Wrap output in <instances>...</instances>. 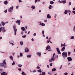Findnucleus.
<instances>
[{"label":"nucleus","mask_w":75,"mask_h":75,"mask_svg":"<svg viewBox=\"0 0 75 75\" xmlns=\"http://www.w3.org/2000/svg\"><path fill=\"white\" fill-rule=\"evenodd\" d=\"M50 40H48L47 41V43H49V42H50Z\"/></svg>","instance_id":"51"},{"label":"nucleus","mask_w":75,"mask_h":75,"mask_svg":"<svg viewBox=\"0 0 75 75\" xmlns=\"http://www.w3.org/2000/svg\"><path fill=\"white\" fill-rule=\"evenodd\" d=\"M36 54L38 55H39V57H40L41 55V52H38Z\"/></svg>","instance_id":"13"},{"label":"nucleus","mask_w":75,"mask_h":75,"mask_svg":"<svg viewBox=\"0 0 75 75\" xmlns=\"http://www.w3.org/2000/svg\"><path fill=\"white\" fill-rule=\"evenodd\" d=\"M42 34H44V31H42Z\"/></svg>","instance_id":"54"},{"label":"nucleus","mask_w":75,"mask_h":75,"mask_svg":"<svg viewBox=\"0 0 75 75\" xmlns=\"http://www.w3.org/2000/svg\"><path fill=\"white\" fill-rule=\"evenodd\" d=\"M36 72V70H34V71H33V72Z\"/></svg>","instance_id":"53"},{"label":"nucleus","mask_w":75,"mask_h":75,"mask_svg":"<svg viewBox=\"0 0 75 75\" xmlns=\"http://www.w3.org/2000/svg\"><path fill=\"white\" fill-rule=\"evenodd\" d=\"M54 56H55V53H54L52 58H54Z\"/></svg>","instance_id":"48"},{"label":"nucleus","mask_w":75,"mask_h":75,"mask_svg":"<svg viewBox=\"0 0 75 75\" xmlns=\"http://www.w3.org/2000/svg\"><path fill=\"white\" fill-rule=\"evenodd\" d=\"M9 58L11 60H12V61H13V56H10L9 57Z\"/></svg>","instance_id":"17"},{"label":"nucleus","mask_w":75,"mask_h":75,"mask_svg":"<svg viewBox=\"0 0 75 75\" xmlns=\"http://www.w3.org/2000/svg\"><path fill=\"white\" fill-rule=\"evenodd\" d=\"M59 3H63V4H65L66 3V0H64V1H59Z\"/></svg>","instance_id":"7"},{"label":"nucleus","mask_w":75,"mask_h":75,"mask_svg":"<svg viewBox=\"0 0 75 75\" xmlns=\"http://www.w3.org/2000/svg\"><path fill=\"white\" fill-rule=\"evenodd\" d=\"M67 59L68 62H70V61H71L72 60V59L71 57H68Z\"/></svg>","instance_id":"6"},{"label":"nucleus","mask_w":75,"mask_h":75,"mask_svg":"<svg viewBox=\"0 0 75 75\" xmlns=\"http://www.w3.org/2000/svg\"><path fill=\"white\" fill-rule=\"evenodd\" d=\"M47 19H46V20H45V23H47Z\"/></svg>","instance_id":"60"},{"label":"nucleus","mask_w":75,"mask_h":75,"mask_svg":"<svg viewBox=\"0 0 75 75\" xmlns=\"http://www.w3.org/2000/svg\"><path fill=\"white\" fill-rule=\"evenodd\" d=\"M67 54H68V53L64 52L62 53V55L64 58H65L67 57Z\"/></svg>","instance_id":"3"},{"label":"nucleus","mask_w":75,"mask_h":75,"mask_svg":"<svg viewBox=\"0 0 75 75\" xmlns=\"http://www.w3.org/2000/svg\"><path fill=\"white\" fill-rule=\"evenodd\" d=\"M65 50V47L64 46L61 49L62 51H64Z\"/></svg>","instance_id":"15"},{"label":"nucleus","mask_w":75,"mask_h":75,"mask_svg":"<svg viewBox=\"0 0 75 75\" xmlns=\"http://www.w3.org/2000/svg\"><path fill=\"white\" fill-rule=\"evenodd\" d=\"M22 75H26V74L24 71H23L22 73Z\"/></svg>","instance_id":"22"},{"label":"nucleus","mask_w":75,"mask_h":75,"mask_svg":"<svg viewBox=\"0 0 75 75\" xmlns=\"http://www.w3.org/2000/svg\"><path fill=\"white\" fill-rule=\"evenodd\" d=\"M10 44H12V45H14V44H13L12 43H11Z\"/></svg>","instance_id":"57"},{"label":"nucleus","mask_w":75,"mask_h":75,"mask_svg":"<svg viewBox=\"0 0 75 75\" xmlns=\"http://www.w3.org/2000/svg\"><path fill=\"white\" fill-rule=\"evenodd\" d=\"M35 3H37V0H35Z\"/></svg>","instance_id":"62"},{"label":"nucleus","mask_w":75,"mask_h":75,"mask_svg":"<svg viewBox=\"0 0 75 75\" xmlns=\"http://www.w3.org/2000/svg\"><path fill=\"white\" fill-rule=\"evenodd\" d=\"M64 75H68V73L67 72H66L64 73Z\"/></svg>","instance_id":"46"},{"label":"nucleus","mask_w":75,"mask_h":75,"mask_svg":"<svg viewBox=\"0 0 75 75\" xmlns=\"http://www.w3.org/2000/svg\"><path fill=\"white\" fill-rule=\"evenodd\" d=\"M4 4H6V5H7V4H8V1H5L4 2Z\"/></svg>","instance_id":"20"},{"label":"nucleus","mask_w":75,"mask_h":75,"mask_svg":"<svg viewBox=\"0 0 75 75\" xmlns=\"http://www.w3.org/2000/svg\"><path fill=\"white\" fill-rule=\"evenodd\" d=\"M54 58H52L51 59H50L49 60V62H52V61H54Z\"/></svg>","instance_id":"12"},{"label":"nucleus","mask_w":75,"mask_h":75,"mask_svg":"<svg viewBox=\"0 0 75 75\" xmlns=\"http://www.w3.org/2000/svg\"><path fill=\"white\" fill-rule=\"evenodd\" d=\"M18 67H22V65L21 64H18Z\"/></svg>","instance_id":"34"},{"label":"nucleus","mask_w":75,"mask_h":75,"mask_svg":"<svg viewBox=\"0 0 75 75\" xmlns=\"http://www.w3.org/2000/svg\"><path fill=\"white\" fill-rule=\"evenodd\" d=\"M39 23H40V24H39V25H42V26H45V24L43 23H41V22H40Z\"/></svg>","instance_id":"10"},{"label":"nucleus","mask_w":75,"mask_h":75,"mask_svg":"<svg viewBox=\"0 0 75 75\" xmlns=\"http://www.w3.org/2000/svg\"><path fill=\"white\" fill-rule=\"evenodd\" d=\"M38 72H42L41 69H40L39 70H38Z\"/></svg>","instance_id":"31"},{"label":"nucleus","mask_w":75,"mask_h":75,"mask_svg":"<svg viewBox=\"0 0 75 75\" xmlns=\"http://www.w3.org/2000/svg\"><path fill=\"white\" fill-rule=\"evenodd\" d=\"M46 38H47V39H48V37L47 36V37H46Z\"/></svg>","instance_id":"64"},{"label":"nucleus","mask_w":75,"mask_h":75,"mask_svg":"<svg viewBox=\"0 0 75 75\" xmlns=\"http://www.w3.org/2000/svg\"><path fill=\"white\" fill-rule=\"evenodd\" d=\"M29 52V50L28 49V48L26 47L25 50V52Z\"/></svg>","instance_id":"11"},{"label":"nucleus","mask_w":75,"mask_h":75,"mask_svg":"<svg viewBox=\"0 0 75 75\" xmlns=\"http://www.w3.org/2000/svg\"><path fill=\"white\" fill-rule=\"evenodd\" d=\"M22 2V1L21 0H19V2L20 3V2Z\"/></svg>","instance_id":"58"},{"label":"nucleus","mask_w":75,"mask_h":75,"mask_svg":"<svg viewBox=\"0 0 75 75\" xmlns=\"http://www.w3.org/2000/svg\"><path fill=\"white\" fill-rule=\"evenodd\" d=\"M23 54L22 53H20V56L21 57H23Z\"/></svg>","instance_id":"29"},{"label":"nucleus","mask_w":75,"mask_h":75,"mask_svg":"<svg viewBox=\"0 0 75 75\" xmlns=\"http://www.w3.org/2000/svg\"><path fill=\"white\" fill-rule=\"evenodd\" d=\"M37 35V34H36V33H35L34 34H33V35H34V36H35V35Z\"/></svg>","instance_id":"55"},{"label":"nucleus","mask_w":75,"mask_h":75,"mask_svg":"<svg viewBox=\"0 0 75 75\" xmlns=\"http://www.w3.org/2000/svg\"><path fill=\"white\" fill-rule=\"evenodd\" d=\"M52 50H48V51H51Z\"/></svg>","instance_id":"63"},{"label":"nucleus","mask_w":75,"mask_h":75,"mask_svg":"<svg viewBox=\"0 0 75 75\" xmlns=\"http://www.w3.org/2000/svg\"><path fill=\"white\" fill-rule=\"evenodd\" d=\"M6 59H5L3 61V62L1 64H0V67H4V68H6Z\"/></svg>","instance_id":"1"},{"label":"nucleus","mask_w":75,"mask_h":75,"mask_svg":"<svg viewBox=\"0 0 75 75\" xmlns=\"http://www.w3.org/2000/svg\"><path fill=\"white\" fill-rule=\"evenodd\" d=\"M45 72H42L41 74L42 75H45Z\"/></svg>","instance_id":"26"},{"label":"nucleus","mask_w":75,"mask_h":75,"mask_svg":"<svg viewBox=\"0 0 75 75\" xmlns=\"http://www.w3.org/2000/svg\"><path fill=\"white\" fill-rule=\"evenodd\" d=\"M69 5H71V2H69Z\"/></svg>","instance_id":"56"},{"label":"nucleus","mask_w":75,"mask_h":75,"mask_svg":"<svg viewBox=\"0 0 75 75\" xmlns=\"http://www.w3.org/2000/svg\"><path fill=\"white\" fill-rule=\"evenodd\" d=\"M14 8V7L13 6H12L11 7H10L8 9V11L9 12H11L13 11V8Z\"/></svg>","instance_id":"5"},{"label":"nucleus","mask_w":75,"mask_h":75,"mask_svg":"<svg viewBox=\"0 0 75 75\" xmlns=\"http://www.w3.org/2000/svg\"><path fill=\"white\" fill-rule=\"evenodd\" d=\"M58 54H61V52H60V51H59L58 52H57Z\"/></svg>","instance_id":"37"},{"label":"nucleus","mask_w":75,"mask_h":75,"mask_svg":"<svg viewBox=\"0 0 75 75\" xmlns=\"http://www.w3.org/2000/svg\"><path fill=\"white\" fill-rule=\"evenodd\" d=\"M75 32V26H74V30H73Z\"/></svg>","instance_id":"44"},{"label":"nucleus","mask_w":75,"mask_h":75,"mask_svg":"<svg viewBox=\"0 0 75 75\" xmlns=\"http://www.w3.org/2000/svg\"><path fill=\"white\" fill-rule=\"evenodd\" d=\"M56 17H57V14H54V18H56Z\"/></svg>","instance_id":"50"},{"label":"nucleus","mask_w":75,"mask_h":75,"mask_svg":"<svg viewBox=\"0 0 75 75\" xmlns=\"http://www.w3.org/2000/svg\"><path fill=\"white\" fill-rule=\"evenodd\" d=\"M28 58H31V55L30 54H29L27 56Z\"/></svg>","instance_id":"24"},{"label":"nucleus","mask_w":75,"mask_h":75,"mask_svg":"<svg viewBox=\"0 0 75 75\" xmlns=\"http://www.w3.org/2000/svg\"><path fill=\"white\" fill-rule=\"evenodd\" d=\"M11 42H12L13 43H14V41H11V42H9V43H10Z\"/></svg>","instance_id":"42"},{"label":"nucleus","mask_w":75,"mask_h":75,"mask_svg":"<svg viewBox=\"0 0 75 75\" xmlns=\"http://www.w3.org/2000/svg\"><path fill=\"white\" fill-rule=\"evenodd\" d=\"M6 72H4L1 74V75H7V74H6Z\"/></svg>","instance_id":"14"},{"label":"nucleus","mask_w":75,"mask_h":75,"mask_svg":"<svg viewBox=\"0 0 75 75\" xmlns=\"http://www.w3.org/2000/svg\"><path fill=\"white\" fill-rule=\"evenodd\" d=\"M67 13H71V12L69 10H67Z\"/></svg>","instance_id":"35"},{"label":"nucleus","mask_w":75,"mask_h":75,"mask_svg":"<svg viewBox=\"0 0 75 75\" xmlns=\"http://www.w3.org/2000/svg\"><path fill=\"white\" fill-rule=\"evenodd\" d=\"M74 36H71V39H74Z\"/></svg>","instance_id":"40"},{"label":"nucleus","mask_w":75,"mask_h":75,"mask_svg":"<svg viewBox=\"0 0 75 75\" xmlns=\"http://www.w3.org/2000/svg\"><path fill=\"white\" fill-rule=\"evenodd\" d=\"M67 13H68L67 12V9H66L65 11L64 12V14H67Z\"/></svg>","instance_id":"28"},{"label":"nucleus","mask_w":75,"mask_h":75,"mask_svg":"<svg viewBox=\"0 0 75 75\" xmlns=\"http://www.w3.org/2000/svg\"><path fill=\"white\" fill-rule=\"evenodd\" d=\"M56 71V69L55 68H54L52 69V71Z\"/></svg>","instance_id":"32"},{"label":"nucleus","mask_w":75,"mask_h":75,"mask_svg":"<svg viewBox=\"0 0 75 75\" xmlns=\"http://www.w3.org/2000/svg\"><path fill=\"white\" fill-rule=\"evenodd\" d=\"M23 33H23V32H21V34H22V35H23Z\"/></svg>","instance_id":"59"},{"label":"nucleus","mask_w":75,"mask_h":75,"mask_svg":"<svg viewBox=\"0 0 75 75\" xmlns=\"http://www.w3.org/2000/svg\"><path fill=\"white\" fill-rule=\"evenodd\" d=\"M46 50H50V49H51V47L50 46L48 45L47 47H46Z\"/></svg>","instance_id":"8"},{"label":"nucleus","mask_w":75,"mask_h":75,"mask_svg":"<svg viewBox=\"0 0 75 75\" xmlns=\"http://www.w3.org/2000/svg\"><path fill=\"white\" fill-rule=\"evenodd\" d=\"M71 54V52H68V55L69 56V55H70Z\"/></svg>","instance_id":"33"},{"label":"nucleus","mask_w":75,"mask_h":75,"mask_svg":"<svg viewBox=\"0 0 75 75\" xmlns=\"http://www.w3.org/2000/svg\"><path fill=\"white\" fill-rule=\"evenodd\" d=\"M2 25L3 26H4V25H5V24H6V23L3 22V21H2L1 22Z\"/></svg>","instance_id":"18"},{"label":"nucleus","mask_w":75,"mask_h":75,"mask_svg":"<svg viewBox=\"0 0 75 75\" xmlns=\"http://www.w3.org/2000/svg\"><path fill=\"white\" fill-rule=\"evenodd\" d=\"M37 69H40V67H39L38 66L37 67Z\"/></svg>","instance_id":"39"},{"label":"nucleus","mask_w":75,"mask_h":75,"mask_svg":"<svg viewBox=\"0 0 75 75\" xmlns=\"http://www.w3.org/2000/svg\"><path fill=\"white\" fill-rule=\"evenodd\" d=\"M12 65H15V62H13V63L12 64Z\"/></svg>","instance_id":"41"},{"label":"nucleus","mask_w":75,"mask_h":75,"mask_svg":"<svg viewBox=\"0 0 75 75\" xmlns=\"http://www.w3.org/2000/svg\"><path fill=\"white\" fill-rule=\"evenodd\" d=\"M31 8H32L33 9H35V7L34 6H32L31 7Z\"/></svg>","instance_id":"30"},{"label":"nucleus","mask_w":75,"mask_h":75,"mask_svg":"<svg viewBox=\"0 0 75 75\" xmlns=\"http://www.w3.org/2000/svg\"><path fill=\"white\" fill-rule=\"evenodd\" d=\"M47 18H50L51 17L50 16V14H48L47 16Z\"/></svg>","instance_id":"16"},{"label":"nucleus","mask_w":75,"mask_h":75,"mask_svg":"<svg viewBox=\"0 0 75 75\" xmlns=\"http://www.w3.org/2000/svg\"><path fill=\"white\" fill-rule=\"evenodd\" d=\"M50 67H52V63H50Z\"/></svg>","instance_id":"43"},{"label":"nucleus","mask_w":75,"mask_h":75,"mask_svg":"<svg viewBox=\"0 0 75 75\" xmlns=\"http://www.w3.org/2000/svg\"><path fill=\"white\" fill-rule=\"evenodd\" d=\"M54 3V2L53 1H50V4H53Z\"/></svg>","instance_id":"23"},{"label":"nucleus","mask_w":75,"mask_h":75,"mask_svg":"<svg viewBox=\"0 0 75 75\" xmlns=\"http://www.w3.org/2000/svg\"><path fill=\"white\" fill-rule=\"evenodd\" d=\"M26 36V35H24V36H23V38H25Z\"/></svg>","instance_id":"52"},{"label":"nucleus","mask_w":75,"mask_h":75,"mask_svg":"<svg viewBox=\"0 0 75 75\" xmlns=\"http://www.w3.org/2000/svg\"><path fill=\"white\" fill-rule=\"evenodd\" d=\"M16 8L18 9V7H19V6H16Z\"/></svg>","instance_id":"47"},{"label":"nucleus","mask_w":75,"mask_h":75,"mask_svg":"<svg viewBox=\"0 0 75 75\" xmlns=\"http://www.w3.org/2000/svg\"><path fill=\"white\" fill-rule=\"evenodd\" d=\"M3 71V69H0V73H1Z\"/></svg>","instance_id":"27"},{"label":"nucleus","mask_w":75,"mask_h":75,"mask_svg":"<svg viewBox=\"0 0 75 75\" xmlns=\"http://www.w3.org/2000/svg\"><path fill=\"white\" fill-rule=\"evenodd\" d=\"M56 49L57 50V51L58 52V51H59V48H57Z\"/></svg>","instance_id":"36"},{"label":"nucleus","mask_w":75,"mask_h":75,"mask_svg":"<svg viewBox=\"0 0 75 75\" xmlns=\"http://www.w3.org/2000/svg\"><path fill=\"white\" fill-rule=\"evenodd\" d=\"M7 10H6L4 11L5 13H7Z\"/></svg>","instance_id":"49"},{"label":"nucleus","mask_w":75,"mask_h":75,"mask_svg":"<svg viewBox=\"0 0 75 75\" xmlns=\"http://www.w3.org/2000/svg\"><path fill=\"white\" fill-rule=\"evenodd\" d=\"M16 23L17 24H18V25H20V20H18L16 21Z\"/></svg>","instance_id":"9"},{"label":"nucleus","mask_w":75,"mask_h":75,"mask_svg":"<svg viewBox=\"0 0 75 75\" xmlns=\"http://www.w3.org/2000/svg\"><path fill=\"white\" fill-rule=\"evenodd\" d=\"M16 25H14L13 26V30L14 31V34L16 35V33H17V29L16 28Z\"/></svg>","instance_id":"4"},{"label":"nucleus","mask_w":75,"mask_h":75,"mask_svg":"<svg viewBox=\"0 0 75 75\" xmlns=\"http://www.w3.org/2000/svg\"><path fill=\"white\" fill-rule=\"evenodd\" d=\"M49 9H51V8H52V6L51 5H50L49 6Z\"/></svg>","instance_id":"21"},{"label":"nucleus","mask_w":75,"mask_h":75,"mask_svg":"<svg viewBox=\"0 0 75 75\" xmlns=\"http://www.w3.org/2000/svg\"><path fill=\"white\" fill-rule=\"evenodd\" d=\"M18 70L20 71H21V69H19Z\"/></svg>","instance_id":"61"},{"label":"nucleus","mask_w":75,"mask_h":75,"mask_svg":"<svg viewBox=\"0 0 75 75\" xmlns=\"http://www.w3.org/2000/svg\"><path fill=\"white\" fill-rule=\"evenodd\" d=\"M20 44L21 45H23V42L21 41L20 42Z\"/></svg>","instance_id":"25"},{"label":"nucleus","mask_w":75,"mask_h":75,"mask_svg":"<svg viewBox=\"0 0 75 75\" xmlns=\"http://www.w3.org/2000/svg\"><path fill=\"white\" fill-rule=\"evenodd\" d=\"M1 31L2 33H5V32L6 31V28L4 27H1V28H0V32H1Z\"/></svg>","instance_id":"2"},{"label":"nucleus","mask_w":75,"mask_h":75,"mask_svg":"<svg viewBox=\"0 0 75 75\" xmlns=\"http://www.w3.org/2000/svg\"><path fill=\"white\" fill-rule=\"evenodd\" d=\"M63 46H64V44H62V43H61V47H63Z\"/></svg>","instance_id":"38"},{"label":"nucleus","mask_w":75,"mask_h":75,"mask_svg":"<svg viewBox=\"0 0 75 75\" xmlns=\"http://www.w3.org/2000/svg\"><path fill=\"white\" fill-rule=\"evenodd\" d=\"M72 13H74V14H75V11H72Z\"/></svg>","instance_id":"45"},{"label":"nucleus","mask_w":75,"mask_h":75,"mask_svg":"<svg viewBox=\"0 0 75 75\" xmlns=\"http://www.w3.org/2000/svg\"><path fill=\"white\" fill-rule=\"evenodd\" d=\"M21 29L22 31H25V29L24 27H22Z\"/></svg>","instance_id":"19"}]
</instances>
